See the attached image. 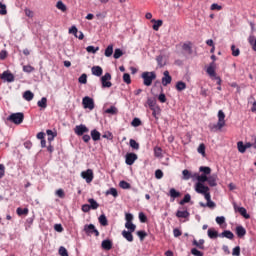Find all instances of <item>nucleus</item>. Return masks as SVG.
<instances>
[{
	"instance_id": "nucleus-1",
	"label": "nucleus",
	"mask_w": 256,
	"mask_h": 256,
	"mask_svg": "<svg viewBox=\"0 0 256 256\" xmlns=\"http://www.w3.org/2000/svg\"><path fill=\"white\" fill-rule=\"evenodd\" d=\"M143 79V83L146 87H151L153 85V81L157 79V74L155 72H143L141 75Z\"/></svg>"
},
{
	"instance_id": "nucleus-2",
	"label": "nucleus",
	"mask_w": 256,
	"mask_h": 256,
	"mask_svg": "<svg viewBox=\"0 0 256 256\" xmlns=\"http://www.w3.org/2000/svg\"><path fill=\"white\" fill-rule=\"evenodd\" d=\"M199 171L203 174L198 176V183H206L209 178L207 175H211V168L209 166H201Z\"/></svg>"
},
{
	"instance_id": "nucleus-3",
	"label": "nucleus",
	"mask_w": 256,
	"mask_h": 256,
	"mask_svg": "<svg viewBox=\"0 0 256 256\" xmlns=\"http://www.w3.org/2000/svg\"><path fill=\"white\" fill-rule=\"evenodd\" d=\"M23 119H25V115L21 112L11 114L7 120L11 121L15 125H21L23 123Z\"/></svg>"
},
{
	"instance_id": "nucleus-4",
	"label": "nucleus",
	"mask_w": 256,
	"mask_h": 256,
	"mask_svg": "<svg viewBox=\"0 0 256 256\" xmlns=\"http://www.w3.org/2000/svg\"><path fill=\"white\" fill-rule=\"evenodd\" d=\"M82 104L84 109H90V111H93V109H95V102L93 101V98L89 96H85L83 98Z\"/></svg>"
},
{
	"instance_id": "nucleus-5",
	"label": "nucleus",
	"mask_w": 256,
	"mask_h": 256,
	"mask_svg": "<svg viewBox=\"0 0 256 256\" xmlns=\"http://www.w3.org/2000/svg\"><path fill=\"white\" fill-rule=\"evenodd\" d=\"M110 79H111V73L109 72L105 73V75L101 77V84L103 89H109V87L113 86Z\"/></svg>"
},
{
	"instance_id": "nucleus-6",
	"label": "nucleus",
	"mask_w": 256,
	"mask_h": 256,
	"mask_svg": "<svg viewBox=\"0 0 256 256\" xmlns=\"http://www.w3.org/2000/svg\"><path fill=\"white\" fill-rule=\"evenodd\" d=\"M82 179H85L86 183H91L93 181L94 175L92 169H87L86 171L81 172Z\"/></svg>"
},
{
	"instance_id": "nucleus-7",
	"label": "nucleus",
	"mask_w": 256,
	"mask_h": 256,
	"mask_svg": "<svg viewBox=\"0 0 256 256\" xmlns=\"http://www.w3.org/2000/svg\"><path fill=\"white\" fill-rule=\"evenodd\" d=\"M195 191L196 193H199L200 195H204V193L209 192V186H205V184L201 182H197L195 184Z\"/></svg>"
},
{
	"instance_id": "nucleus-8",
	"label": "nucleus",
	"mask_w": 256,
	"mask_h": 256,
	"mask_svg": "<svg viewBox=\"0 0 256 256\" xmlns=\"http://www.w3.org/2000/svg\"><path fill=\"white\" fill-rule=\"evenodd\" d=\"M137 159H139V157L137 156V154H135L133 152L127 153L125 155L126 165H133V163H135V161H137Z\"/></svg>"
},
{
	"instance_id": "nucleus-9",
	"label": "nucleus",
	"mask_w": 256,
	"mask_h": 256,
	"mask_svg": "<svg viewBox=\"0 0 256 256\" xmlns=\"http://www.w3.org/2000/svg\"><path fill=\"white\" fill-rule=\"evenodd\" d=\"M74 133L79 137H81V135H85V133H89V128H87V126L83 124L77 125L74 129Z\"/></svg>"
},
{
	"instance_id": "nucleus-10",
	"label": "nucleus",
	"mask_w": 256,
	"mask_h": 256,
	"mask_svg": "<svg viewBox=\"0 0 256 256\" xmlns=\"http://www.w3.org/2000/svg\"><path fill=\"white\" fill-rule=\"evenodd\" d=\"M0 78L3 81H7V83H13V81H15V76L13 75V73L9 72V71H4L1 75Z\"/></svg>"
},
{
	"instance_id": "nucleus-11",
	"label": "nucleus",
	"mask_w": 256,
	"mask_h": 256,
	"mask_svg": "<svg viewBox=\"0 0 256 256\" xmlns=\"http://www.w3.org/2000/svg\"><path fill=\"white\" fill-rule=\"evenodd\" d=\"M84 231L86 235H95L96 237H99V231L95 229V225H88L84 227Z\"/></svg>"
},
{
	"instance_id": "nucleus-12",
	"label": "nucleus",
	"mask_w": 256,
	"mask_h": 256,
	"mask_svg": "<svg viewBox=\"0 0 256 256\" xmlns=\"http://www.w3.org/2000/svg\"><path fill=\"white\" fill-rule=\"evenodd\" d=\"M163 77H162V85L163 87H167V85H170L171 81H173V78L169 74V71H164L163 72Z\"/></svg>"
},
{
	"instance_id": "nucleus-13",
	"label": "nucleus",
	"mask_w": 256,
	"mask_h": 256,
	"mask_svg": "<svg viewBox=\"0 0 256 256\" xmlns=\"http://www.w3.org/2000/svg\"><path fill=\"white\" fill-rule=\"evenodd\" d=\"M208 127L212 133H217V131H221V129H223V127H225V125L221 124V122H217L216 124L210 123L208 125Z\"/></svg>"
},
{
	"instance_id": "nucleus-14",
	"label": "nucleus",
	"mask_w": 256,
	"mask_h": 256,
	"mask_svg": "<svg viewBox=\"0 0 256 256\" xmlns=\"http://www.w3.org/2000/svg\"><path fill=\"white\" fill-rule=\"evenodd\" d=\"M206 73L211 79H215V77H217V73L215 72V62L210 63L206 69Z\"/></svg>"
},
{
	"instance_id": "nucleus-15",
	"label": "nucleus",
	"mask_w": 256,
	"mask_h": 256,
	"mask_svg": "<svg viewBox=\"0 0 256 256\" xmlns=\"http://www.w3.org/2000/svg\"><path fill=\"white\" fill-rule=\"evenodd\" d=\"M176 217H178V219H184V221H187V219H189V212L187 210H178Z\"/></svg>"
},
{
	"instance_id": "nucleus-16",
	"label": "nucleus",
	"mask_w": 256,
	"mask_h": 256,
	"mask_svg": "<svg viewBox=\"0 0 256 256\" xmlns=\"http://www.w3.org/2000/svg\"><path fill=\"white\" fill-rule=\"evenodd\" d=\"M192 245L194 247H197V249L204 250L205 249V240L204 239H200L199 241H197V239H194L192 241Z\"/></svg>"
},
{
	"instance_id": "nucleus-17",
	"label": "nucleus",
	"mask_w": 256,
	"mask_h": 256,
	"mask_svg": "<svg viewBox=\"0 0 256 256\" xmlns=\"http://www.w3.org/2000/svg\"><path fill=\"white\" fill-rule=\"evenodd\" d=\"M219 237L233 240L235 239V234H233V232H231L230 230H224L222 233L219 234Z\"/></svg>"
},
{
	"instance_id": "nucleus-18",
	"label": "nucleus",
	"mask_w": 256,
	"mask_h": 256,
	"mask_svg": "<svg viewBox=\"0 0 256 256\" xmlns=\"http://www.w3.org/2000/svg\"><path fill=\"white\" fill-rule=\"evenodd\" d=\"M235 211H237V213H240V215H242V217H244V219H249V214L247 213V209H245V207H237L234 206Z\"/></svg>"
},
{
	"instance_id": "nucleus-19",
	"label": "nucleus",
	"mask_w": 256,
	"mask_h": 256,
	"mask_svg": "<svg viewBox=\"0 0 256 256\" xmlns=\"http://www.w3.org/2000/svg\"><path fill=\"white\" fill-rule=\"evenodd\" d=\"M236 235L237 237H239V239H242V237H245V235H247V230L243 226H237Z\"/></svg>"
},
{
	"instance_id": "nucleus-20",
	"label": "nucleus",
	"mask_w": 256,
	"mask_h": 256,
	"mask_svg": "<svg viewBox=\"0 0 256 256\" xmlns=\"http://www.w3.org/2000/svg\"><path fill=\"white\" fill-rule=\"evenodd\" d=\"M207 183L210 187H217V174L208 177Z\"/></svg>"
},
{
	"instance_id": "nucleus-21",
	"label": "nucleus",
	"mask_w": 256,
	"mask_h": 256,
	"mask_svg": "<svg viewBox=\"0 0 256 256\" xmlns=\"http://www.w3.org/2000/svg\"><path fill=\"white\" fill-rule=\"evenodd\" d=\"M91 71L92 75H95L96 77H101V75H103V68H101V66H93Z\"/></svg>"
},
{
	"instance_id": "nucleus-22",
	"label": "nucleus",
	"mask_w": 256,
	"mask_h": 256,
	"mask_svg": "<svg viewBox=\"0 0 256 256\" xmlns=\"http://www.w3.org/2000/svg\"><path fill=\"white\" fill-rule=\"evenodd\" d=\"M102 249H105V251H111V249H113V242L111 240H103Z\"/></svg>"
},
{
	"instance_id": "nucleus-23",
	"label": "nucleus",
	"mask_w": 256,
	"mask_h": 256,
	"mask_svg": "<svg viewBox=\"0 0 256 256\" xmlns=\"http://www.w3.org/2000/svg\"><path fill=\"white\" fill-rule=\"evenodd\" d=\"M152 111V116L157 120H159V115H161V107L155 106L154 108H150Z\"/></svg>"
},
{
	"instance_id": "nucleus-24",
	"label": "nucleus",
	"mask_w": 256,
	"mask_h": 256,
	"mask_svg": "<svg viewBox=\"0 0 256 256\" xmlns=\"http://www.w3.org/2000/svg\"><path fill=\"white\" fill-rule=\"evenodd\" d=\"M219 232L215 230V228H209L208 229V237L209 239H217L219 237Z\"/></svg>"
},
{
	"instance_id": "nucleus-25",
	"label": "nucleus",
	"mask_w": 256,
	"mask_h": 256,
	"mask_svg": "<svg viewBox=\"0 0 256 256\" xmlns=\"http://www.w3.org/2000/svg\"><path fill=\"white\" fill-rule=\"evenodd\" d=\"M122 237H124L125 240L129 241V243H132L133 241V234L127 230L122 231Z\"/></svg>"
},
{
	"instance_id": "nucleus-26",
	"label": "nucleus",
	"mask_w": 256,
	"mask_h": 256,
	"mask_svg": "<svg viewBox=\"0 0 256 256\" xmlns=\"http://www.w3.org/2000/svg\"><path fill=\"white\" fill-rule=\"evenodd\" d=\"M33 97H35V94H33L31 90L25 91L23 93V99H25V101H33Z\"/></svg>"
},
{
	"instance_id": "nucleus-27",
	"label": "nucleus",
	"mask_w": 256,
	"mask_h": 256,
	"mask_svg": "<svg viewBox=\"0 0 256 256\" xmlns=\"http://www.w3.org/2000/svg\"><path fill=\"white\" fill-rule=\"evenodd\" d=\"M88 203H89L88 205H89L90 209H92L94 211L96 209H99V203H97L95 199L89 198Z\"/></svg>"
},
{
	"instance_id": "nucleus-28",
	"label": "nucleus",
	"mask_w": 256,
	"mask_h": 256,
	"mask_svg": "<svg viewBox=\"0 0 256 256\" xmlns=\"http://www.w3.org/2000/svg\"><path fill=\"white\" fill-rule=\"evenodd\" d=\"M187 89V84L183 81H178L176 83V90L181 92V91H185Z\"/></svg>"
},
{
	"instance_id": "nucleus-29",
	"label": "nucleus",
	"mask_w": 256,
	"mask_h": 256,
	"mask_svg": "<svg viewBox=\"0 0 256 256\" xmlns=\"http://www.w3.org/2000/svg\"><path fill=\"white\" fill-rule=\"evenodd\" d=\"M153 24L152 28L154 31H159V27H161L163 25V20H155L152 19L151 20Z\"/></svg>"
},
{
	"instance_id": "nucleus-30",
	"label": "nucleus",
	"mask_w": 256,
	"mask_h": 256,
	"mask_svg": "<svg viewBox=\"0 0 256 256\" xmlns=\"http://www.w3.org/2000/svg\"><path fill=\"white\" fill-rule=\"evenodd\" d=\"M90 135L93 141H99L101 139V133L95 129L91 131Z\"/></svg>"
},
{
	"instance_id": "nucleus-31",
	"label": "nucleus",
	"mask_w": 256,
	"mask_h": 256,
	"mask_svg": "<svg viewBox=\"0 0 256 256\" xmlns=\"http://www.w3.org/2000/svg\"><path fill=\"white\" fill-rule=\"evenodd\" d=\"M156 61L158 63V67H165V65H167V62L165 61V57H163V55L157 56Z\"/></svg>"
},
{
	"instance_id": "nucleus-32",
	"label": "nucleus",
	"mask_w": 256,
	"mask_h": 256,
	"mask_svg": "<svg viewBox=\"0 0 256 256\" xmlns=\"http://www.w3.org/2000/svg\"><path fill=\"white\" fill-rule=\"evenodd\" d=\"M183 51H186L188 55H191L193 53V49L191 47V42L184 43L182 46Z\"/></svg>"
},
{
	"instance_id": "nucleus-33",
	"label": "nucleus",
	"mask_w": 256,
	"mask_h": 256,
	"mask_svg": "<svg viewBox=\"0 0 256 256\" xmlns=\"http://www.w3.org/2000/svg\"><path fill=\"white\" fill-rule=\"evenodd\" d=\"M37 105L40 107V109H47V98L42 97L41 100L37 102Z\"/></svg>"
},
{
	"instance_id": "nucleus-34",
	"label": "nucleus",
	"mask_w": 256,
	"mask_h": 256,
	"mask_svg": "<svg viewBox=\"0 0 256 256\" xmlns=\"http://www.w3.org/2000/svg\"><path fill=\"white\" fill-rule=\"evenodd\" d=\"M218 122L225 126V112L223 110L218 111Z\"/></svg>"
},
{
	"instance_id": "nucleus-35",
	"label": "nucleus",
	"mask_w": 256,
	"mask_h": 256,
	"mask_svg": "<svg viewBox=\"0 0 256 256\" xmlns=\"http://www.w3.org/2000/svg\"><path fill=\"white\" fill-rule=\"evenodd\" d=\"M105 113H107L108 115H117V113H119V110L117 109V107L111 106L110 108L105 110Z\"/></svg>"
},
{
	"instance_id": "nucleus-36",
	"label": "nucleus",
	"mask_w": 256,
	"mask_h": 256,
	"mask_svg": "<svg viewBox=\"0 0 256 256\" xmlns=\"http://www.w3.org/2000/svg\"><path fill=\"white\" fill-rule=\"evenodd\" d=\"M147 105L149 107V109H153L154 107H157V100H155V98H148L147 99Z\"/></svg>"
},
{
	"instance_id": "nucleus-37",
	"label": "nucleus",
	"mask_w": 256,
	"mask_h": 256,
	"mask_svg": "<svg viewBox=\"0 0 256 256\" xmlns=\"http://www.w3.org/2000/svg\"><path fill=\"white\" fill-rule=\"evenodd\" d=\"M169 193H170V197H172V199H177V197H181V193L178 192L177 190H175V188H171Z\"/></svg>"
},
{
	"instance_id": "nucleus-38",
	"label": "nucleus",
	"mask_w": 256,
	"mask_h": 256,
	"mask_svg": "<svg viewBox=\"0 0 256 256\" xmlns=\"http://www.w3.org/2000/svg\"><path fill=\"white\" fill-rule=\"evenodd\" d=\"M125 220H126L125 225H133V214L126 213Z\"/></svg>"
},
{
	"instance_id": "nucleus-39",
	"label": "nucleus",
	"mask_w": 256,
	"mask_h": 256,
	"mask_svg": "<svg viewBox=\"0 0 256 256\" xmlns=\"http://www.w3.org/2000/svg\"><path fill=\"white\" fill-rule=\"evenodd\" d=\"M105 57H111L113 55V44L108 45L104 52Z\"/></svg>"
},
{
	"instance_id": "nucleus-40",
	"label": "nucleus",
	"mask_w": 256,
	"mask_h": 256,
	"mask_svg": "<svg viewBox=\"0 0 256 256\" xmlns=\"http://www.w3.org/2000/svg\"><path fill=\"white\" fill-rule=\"evenodd\" d=\"M136 235H138L140 241H145V237H147V232L145 230H139L136 232Z\"/></svg>"
},
{
	"instance_id": "nucleus-41",
	"label": "nucleus",
	"mask_w": 256,
	"mask_h": 256,
	"mask_svg": "<svg viewBox=\"0 0 256 256\" xmlns=\"http://www.w3.org/2000/svg\"><path fill=\"white\" fill-rule=\"evenodd\" d=\"M182 175H183L182 179L184 181H189V179H191V172L189 170H187V169L182 171Z\"/></svg>"
},
{
	"instance_id": "nucleus-42",
	"label": "nucleus",
	"mask_w": 256,
	"mask_h": 256,
	"mask_svg": "<svg viewBox=\"0 0 256 256\" xmlns=\"http://www.w3.org/2000/svg\"><path fill=\"white\" fill-rule=\"evenodd\" d=\"M237 147H238L239 153H245L247 151V148H246L245 144L243 143V141H239L237 143Z\"/></svg>"
},
{
	"instance_id": "nucleus-43",
	"label": "nucleus",
	"mask_w": 256,
	"mask_h": 256,
	"mask_svg": "<svg viewBox=\"0 0 256 256\" xmlns=\"http://www.w3.org/2000/svg\"><path fill=\"white\" fill-rule=\"evenodd\" d=\"M56 7L63 13H65V11H67V6L61 0L57 2Z\"/></svg>"
},
{
	"instance_id": "nucleus-44",
	"label": "nucleus",
	"mask_w": 256,
	"mask_h": 256,
	"mask_svg": "<svg viewBox=\"0 0 256 256\" xmlns=\"http://www.w3.org/2000/svg\"><path fill=\"white\" fill-rule=\"evenodd\" d=\"M46 133L48 135V141L50 142L57 137V132H53V130H47Z\"/></svg>"
},
{
	"instance_id": "nucleus-45",
	"label": "nucleus",
	"mask_w": 256,
	"mask_h": 256,
	"mask_svg": "<svg viewBox=\"0 0 256 256\" xmlns=\"http://www.w3.org/2000/svg\"><path fill=\"white\" fill-rule=\"evenodd\" d=\"M154 156L157 158L163 157V149H161V147H155L154 148Z\"/></svg>"
},
{
	"instance_id": "nucleus-46",
	"label": "nucleus",
	"mask_w": 256,
	"mask_h": 256,
	"mask_svg": "<svg viewBox=\"0 0 256 256\" xmlns=\"http://www.w3.org/2000/svg\"><path fill=\"white\" fill-rule=\"evenodd\" d=\"M231 51H232L233 57H239V55H241V50H239V48L235 47V45L231 46Z\"/></svg>"
},
{
	"instance_id": "nucleus-47",
	"label": "nucleus",
	"mask_w": 256,
	"mask_h": 256,
	"mask_svg": "<svg viewBox=\"0 0 256 256\" xmlns=\"http://www.w3.org/2000/svg\"><path fill=\"white\" fill-rule=\"evenodd\" d=\"M113 57L114 59H120V57H123V50L120 48L115 49Z\"/></svg>"
},
{
	"instance_id": "nucleus-48",
	"label": "nucleus",
	"mask_w": 256,
	"mask_h": 256,
	"mask_svg": "<svg viewBox=\"0 0 256 256\" xmlns=\"http://www.w3.org/2000/svg\"><path fill=\"white\" fill-rule=\"evenodd\" d=\"M86 51L87 53H97V51H99V47H95V46H87L86 47Z\"/></svg>"
},
{
	"instance_id": "nucleus-49",
	"label": "nucleus",
	"mask_w": 256,
	"mask_h": 256,
	"mask_svg": "<svg viewBox=\"0 0 256 256\" xmlns=\"http://www.w3.org/2000/svg\"><path fill=\"white\" fill-rule=\"evenodd\" d=\"M130 147L136 151H139V143L134 139H130Z\"/></svg>"
},
{
	"instance_id": "nucleus-50",
	"label": "nucleus",
	"mask_w": 256,
	"mask_h": 256,
	"mask_svg": "<svg viewBox=\"0 0 256 256\" xmlns=\"http://www.w3.org/2000/svg\"><path fill=\"white\" fill-rule=\"evenodd\" d=\"M100 225H107V216L105 214H101L98 218Z\"/></svg>"
},
{
	"instance_id": "nucleus-51",
	"label": "nucleus",
	"mask_w": 256,
	"mask_h": 256,
	"mask_svg": "<svg viewBox=\"0 0 256 256\" xmlns=\"http://www.w3.org/2000/svg\"><path fill=\"white\" fill-rule=\"evenodd\" d=\"M123 81L126 85H131V75H129V73H124Z\"/></svg>"
},
{
	"instance_id": "nucleus-52",
	"label": "nucleus",
	"mask_w": 256,
	"mask_h": 256,
	"mask_svg": "<svg viewBox=\"0 0 256 256\" xmlns=\"http://www.w3.org/2000/svg\"><path fill=\"white\" fill-rule=\"evenodd\" d=\"M24 73H33L35 71V68L31 65H25L23 66Z\"/></svg>"
},
{
	"instance_id": "nucleus-53",
	"label": "nucleus",
	"mask_w": 256,
	"mask_h": 256,
	"mask_svg": "<svg viewBox=\"0 0 256 256\" xmlns=\"http://www.w3.org/2000/svg\"><path fill=\"white\" fill-rule=\"evenodd\" d=\"M119 185H120L121 189H131V184H129L125 180L120 181Z\"/></svg>"
},
{
	"instance_id": "nucleus-54",
	"label": "nucleus",
	"mask_w": 256,
	"mask_h": 256,
	"mask_svg": "<svg viewBox=\"0 0 256 256\" xmlns=\"http://www.w3.org/2000/svg\"><path fill=\"white\" fill-rule=\"evenodd\" d=\"M191 201V195L185 194L184 198L180 201V205H185V203H189Z\"/></svg>"
},
{
	"instance_id": "nucleus-55",
	"label": "nucleus",
	"mask_w": 256,
	"mask_h": 256,
	"mask_svg": "<svg viewBox=\"0 0 256 256\" xmlns=\"http://www.w3.org/2000/svg\"><path fill=\"white\" fill-rule=\"evenodd\" d=\"M18 215H27L29 213V209L27 208H17L16 210Z\"/></svg>"
},
{
	"instance_id": "nucleus-56",
	"label": "nucleus",
	"mask_w": 256,
	"mask_h": 256,
	"mask_svg": "<svg viewBox=\"0 0 256 256\" xmlns=\"http://www.w3.org/2000/svg\"><path fill=\"white\" fill-rule=\"evenodd\" d=\"M232 255L233 256H241V247L236 246L232 250Z\"/></svg>"
},
{
	"instance_id": "nucleus-57",
	"label": "nucleus",
	"mask_w": 256,
	"mask_h": 256,
	"mask_svg": "<svg viewBox=\"0 0 256 256\" xmlns=\"http://www.w3.org/2000/svg\"><path fill=\"white\" fill-rule=\"evenodd\" d=\"M59 255H61V256H69V252H67V248L61 246L59 248Z\"/></svg>"
},
{
	"instance_id": "nucleus-58",
	"label": "nucleus",
	"mask_w": 256,
	"mask_h": 256,
	"mask_svg": "<svg viewBox=\"0 0 256 256\" xmlns=\"http://www.w3.org/2000/svg\"><path fill=\"white\" fill-rule=\"evenodd\" d=\"M0 15H7V6L0 2Z\"/></svg>"
},
{
	"instance_id": "nucleus-59",
	"label": "nucleus",
	"mask_w": 256,
	"mask_h": 256,
	"mask_svg": "<svg viewBox=\"0 0 256 256\" xmlns=\"http://www.w3.org/2000/svg\"><path fill=\"white\" fill-rule=\"evenodd\" d=\"M79 83H81L82 85L87 84V74H82L79 78H78Z\"/></svg>"
},
{
	"instance_id": "nucleus-60",
	"label": "nucleus",
	"mask_w": 256,
	"mask_h": 256,
	"mask_svg": "<svg viewBox=\"0 0 256 256\" xmlns=\"http://www.w3.org/2000/svg\"><path fill=\"white\" fill-rule=\"evenodd\" d=\"M132 127H139L141 125V119L134 118L131 122Z\"/></svg>"
},
{
	"instance_id": "nucleus-61",
	"label": "nucleus",
	"mask_w": 256,
	"mask_h": 256,
	"mask_svg": "<svg viewBox=\"0 0 256 256\" xmlns=\"http://www.w3.org/2000/svg\"><path fill=\"white\" fill-rule=\"evenodd\" d=\"M197 151L198 153H200V155H203V157H205V144H200Z\"/></svg>"
},
{
	"instance_id": "nucleus-62",
	"label": "nucleus",
	"mask_w": 256,
	"mask_h": 256,
	"mask_svg": "<svg viewBox=\"0 0 256 256\" xmlns=\"http://www.w3.org/2000/svg\"><path fill=\"white\" fill-rule=\"evenodd\" d=\"M139 220H140V223H147V216L145 215V213L143 212L139 213Z\"/></svg>"
},
{
	"instance_id": "nucleus-63",
	"label": "nucleus",
	"mask_w": 256,
	"mask_h": 256,
	"mask_svg": "<svg viewBox=\"0 0 256 256\" xmlns=\"http://www.w3.org/2000/svg\"><path fill=\"white\" fill-rule=\"evenodd\" d=\"M191 253H192L194 256H203V252L199 251L197 248H192V249H191Z\"/></svg>"
},
{
	"instance_id": "nucleus-64",
	"label": "nucleus",
	"mask_w": 256,
	"mask_h": 256,
	"mask_svg": "<svg viewBox=\"0 0 256 256\" xmlns=\"http://www.w3.org/2000/svg\"><path fill=\"white\" fill-rule=\"evenodd\" d=\"M249 43H250V45H252L253 51H256V39L253 38V37H250L249 38Z\"/></svg>"
}]
</instances>
